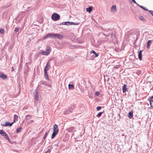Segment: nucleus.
<instances>
[{"instance_id": "1", "label": "nucleus", "mask_w": 153, "mask_h": 153, "mask_svg": "<svg viewBox=\"0 0 153 153\" xmlns=\"http://www.w3.org/2000/svg\"><path fill=\"white\" fill-rule=\"evenodd\" d=\"M53 132L51 137V138L52 139L54 138L55 136L57 134L59 131L58 127L57 124H55L53 125Z\"/></svg>"}, {"instance_id": "2", "label": "nucleus", "mask_w": 153, "mask_h": 153, "mask_svg": "<svg viewBox=\"0 0 153 153\" xmlns=\"http://www.w3.org/2000/svg\"><path fill=\"white\" fill-rule=\"evenodd\" d=\"M51 36V37H54L55 38H57L59 39H61L62 38H63V36H62L61 35H59L57 34H55L54 35L53 34H49L46 35V36H45L44 37H43V39H47V38H48L49 37Z\"/></svg>"}, {"instance_id": "3", "label": "nucleus", "mask_w": 153, "mask_h": 153, "mask_svg": "<svg viewBox=\"0 0 153 153\" xmlns=\"http://www.w3.org/2000/svg\"><path fill=\"white\" fill-rule=\"evenodd\" d=\"M52 19L54 21H57L60 18V16L58 14L53 13L51 16Z\"/></svg>"}, {"instance_id": "4", "label": "nucleus", "mask_w": 153, "mask_h": 153, "mask_svg": "<svg viewBox=\"0 0 153 153\" xmlns=\"http://www.w3.org/2000/svg\"><path fill=\"white\" fill-rule=\"evenodd\" d=\"M0 134L2 136H4V137L6 139H7L9 141L10 139L8 135L6 133V132L3 130H0Z\"/></svg>"}, {"instance_id": "5", "label": "nucleus", "mask_w": 153, "mask_h": 153, "mask_svg": "<svg viewBox=\"0 0 153 153\" xmlns=\"http://www.w3.org/2000/svg\"><path fill=\"white\" fill-rule=\"evenodd\" d=\"M47 51L42 52V53L43 55H48L50 53V48L49 47H47L46 48Z\"/></svg>"}, {"instance_id": "6", "label": "nucleus", "mask_w": 153, "mask_h": 153, "mask_svg": "<svg viewBox=\"0 0 153 153\" xmlns=\"http://www.w3.org/2000/svg\"><path fill=\"white\" fill-rule=\"evenodd\" d=\"M0 77L3 79H5L7 78V76L2 72H0Z\"/></svg>"}, {"instance_id": "7", "label": "nucleus", "mask_w": 153, "mask_h": 153, "mask_svg": "<svg viewBox=\"0 0 153 153\" xmlns=\"http://www.w3.org/2000/svg\"><path fill=\"white\" fill-rule=\"evenodd\" d=\"M34 97L36 100H39L38 92L37 90H35L34 93Z\"/></svg>"}, {"instance_id": "8", "label": "nucleus", "mask_w": 153, "mask_h": 153, "mask_svg": "<svg viewBox=\"0 0 153 153\" xmlns=\"http://www.w3.org/2000/svg\"><path fill=\"white\" fill-rule=\"evenodd\" d=\"M50 68V65L49 64V62H48L45 67L44 71H47Z\"/></svg>"}, {"instance_id": "9", "label": "nucleus", "mask_w": 153, "mask_h": 153, "mask_svg": "<svg viewBox=\"0 0 153 153\" xmlns=\"http://www.w3.org/2000/svg\"><path fill=\"white\" fill-rule=\"evenodd\" d=\"M18 117L17 115H14V120L13 123H14L17 121L18 120Z\"/></svg>"}, {"instance_id": "10", "label": "nucleus", "mask_w": 153, "mask_h": 153, "mask_svg": "<svg viewBox=\"0 0 153 153\" xmlns=\"http://www.w3.org/2000/svg\"><path fill=\"white\" fill-rule=\"evenodd\" d=\"M142 51H140L139 52L138 55V57L139 59L141 60L142 59Z\"/></svg>"}, {"instance_id": "11", "label": "nucleus", "mask_w": 153, "mask_h": 153, "mask_svg": "<svg viewBox=\"0 0 153 153\" xmlns=\"http://www.w3.org/2000/svg\"><path fill=\"white\" fill-rule=\"evenodd\" d=\"M128 117L129 118L131 119L133 117V112H129L128 114Z\"/></svg>"}, {"instance_id": "12", "label": "nucleus", "mask_w": 153, "mask_h": 153, "mask_svg": "<svg viewBox=\"0 0 153 153\" xmlns=\"http://www.w3.org/2000/svg\"><path fill=\"white\" fill-rule=\"evenodd\" d=\"M73 24H74V23L73 22H63L62 23L63 25H72Z\"/></svg>"}, {"instance_id": "13", "label": "nucleus", "mask_w": 153, "mask_h": 153, "mask_svg": "<svg viewBox=\"0 0 153 153\" xmlns=\"http://www.w3.org/2000/svg\"><path fill=\"white\" fill-rule=\"evenodd\" d=\"M13 123H8L6 122L5 123V124L4 125H3V126H11L13 124Z\"/></svg>"}, {"instance_id": "14", "label": "nucleus", "mask_w": 153, "mask_h": 153, "mask_svg": "<svg viewBox=\"0 0 153 153\" xmlns=\"http://www.w3.org/2000/svg\"><path fill=\"white\" fill-rule=\"evenodd\" d=\"M93 9V7L92 6H91L88 8H86V10L87 12H91Z\"/></svg>"}, {"instance_id": "15", "label": "nucleus", "mask_w": 153, "mask_h": 153, "mask_svg": "<svg viewBox=\"0 0 153 153\" xmlns=\"http://www.w3.org/2000/svg\"><path fill=\"white\" fill-rule=\"evenodd\" d=\"M127 85L126 84H124L123 86V93L125 92L126 91V87Z\"/></svg>"}, {"instance_id": "16", "label": "nucleus", "mask_w": 153, "mask_h": 153, "mask_svg": "<svg viewBox=\"0 0 153 153\" xmlns=\"http://www.w3.org/2000/svg\"><path fill=\"white\" fill-rule=\"evenodd\" d=\"M150 104L151 106L153 107V96L151 98L150 100Z\"/></svg>"}, {"instance_id": "17", "label": "nucleus", "mask_w": 153, "mask_h": 153, "mask_svg": "<svg viewBox=\"0 0 153 153\" xmlns=\"http://www.w3.org/2000/svg\"><path fill=\"white\" fill-rule=\"evenodd\" d=\"M45 77V78L47 80H48V77L47 74V71H44Z\"/></svg>"}, {"instance_id": "18", "label": "nucleus", "mask_w": 153, "mask_h": 153, "mask_svg": "<svg viewBox=\"0 0 153 153\" xmlns=\"http://www.w3.org/2000/svg\"><path fill=\"white\" fill-rule=\"evenodd\" d=\"M111 10L114 11L115 12L116 11V5L113 6L111 7Z\"/></svg>"}, {"instance_id": "19", "label": "nucleus", "mask_w": 153, "mask_h": 153, "mask_svg": "<svg viewBox=\"0 0 153 153\" xmlns=\"http://www.w3.org/2000/svg\"><path fill=\"white\" fill-rule=\"evenodd\" d=\"M74 87V85L72 84H69L68 85L69 89H70L71 88H73Z\"/></svg>"}, {"instance_id": "20", "label": "nucleus", "mask_w": 153, "mask_h": 153, "mask_svg": "<svg viewBox=\"0 0 153 153\" xmlns=\"http://www.w3.org/2000/svg\"><path fill=\"white\" fill-rule=\"evenodd\" d=\"M91 52L94 54L95 55V56L96 57H97L98 56V54L96 53L94 51L92 50L91 51Z\"/></svg>"}, {"instance_id": "21", "label": "nucleus", "mask_w": 153, "mask_h": 153, "mask_svg": "<svg viewBox=\"0 0 153 153\" xmlns=\"http://www.w3.org/2000/svg\"><path fill=\"white\" fill-rule=\"evenodd\" d=\"M22 128L20 127L19 128H18L16 130V132L17 133L20 132L22 130Z\"/></svg>"}, {"instance_id": "22", "label": "nucleus", "mask_w": 153, "mask_h": 153, "mask_svg": "<svg viewBox=\"0 0 153 153\" xmlns=\"http://www.w3.org/2000/svg\"><path fill=\"white\" fill-rule=\"evenodd\" d=\"M27 119H29L32 117V116L30 115H27L26 116Z\"/></svg>"}, {"instance_id": "23", "label": "nucleus", "mask_w": 153, "mask_h": 153, "mask_svg": "<svg viewBox=\"0 0 153 153\" xmlns=\"http://www.w3.org/2000/svg\"><path fill=\"white\" fill-rule=\"evenodd\" d=\"M48 133L47 132H46L45 133V135H44V137H43L44 139H45L46 138V137L48 135Z\"/></svg>"}, {"instance_id": "24", "label": "nucleus", "mask_w": 153, "mask_h": 153, "mask_svg": "<svg viewBox=\"0 0 153 153\" xmlns=\"http://www.w3.org/2000/svg\"><path fill=\"white\" fill-rule=\"evenodd\" d=\"M151 42V41L149 40L147 42V47L148 48L149 46L150 45V44Z\"/></svg>"}, {"instance_id": "25", "label": "nucleus", "mask_w": 153, "mask_h": 153, "mask_svg": "<svg viewBox=\"0 0 153 153\" xmlns=\"http://www.w3.org/2000/svg\"><path fill=\"white\" fill-rule=\"evenodd\" d=\"M103 113V112H100L98 113V116L99 117H100L101 116L102 114Z\"/></svg>"}, {"instance_id": "26", "label": "nucleus", "mask_w": 153, "mask_h": 153, "mask_svg": "<svg viewBox=\"0 0 153 153\" xmlns=\"http://www.w3.org/2000/svg\"><path fill=\"white\" fill-rule=\"evenodd\" d=\"M140 19L141 20H144V17L142 16H140L139 17Z\"/></svg>"}, {"instance_id": "27", "label": "nucleus", "mask_w": 153, "mask_h": 153, "mask_svg": "<svg viewBox=\"0 0 153 153\" xmlns=\"http://www.w3.org/2000/svg\"><path fill=\"white\" fill-rule=\"evenodd\" d=\"M101 108V107L100 106H97V111H99Z\"/></svg>"}, {"instance_id": "28", "label": "nucleus", "mask_w": 153, "mask_h": 153, "mask_svg": "<svg viewBox=\"0 0 153 153\" xmlns=\"http://www.w3.org/2000/svg\"><path fill=\"white\" fill-rule=\"evenodd\" d=\"M34 122V121L33 120H30V121H29L28 122V124H30V123H33Z\"/></svg>"}, {"instance_id": "29", "label": "nucleus", "mask_w": 153, "mask_h": 153, "mask_svg": "<svg viewBox=\"0 0 153 153\" xmlns=\"http://www.w3.org/2000/svg\"><path fill=\"white\" fill-rule=\"evenodd\" d=\"M70 112V111H69L68 110L67 111H65L64 113V114H68Z\"/></svg>"}, {"instance_id": "30", "label": "nucleus", "mask_w": 153, "mask_h": 153, "mask_svg": "<svg viewBox=\"0 0 153 153\" xmlns=\"http://www.w3.org/2000/svg\"><path fill=\"white\" fill-rule=\"evenodd\" d=\"M15 30L16 32H17L19 31V28L17 27H16L15 28Z\"/></svg>"}, {"instance_id": "31", "label": "nucleus", "mask_w": 153, "mask_h": 153, "mask_svg": "<svg viewBox=\"0 0 153 153\" xmlns=\"http://www.w3.org/2000/svg\"><path fill=\"white\" fill-rule=\"evenodd\" d=\"M73 108H71V107H70L69 108V111H70V112L71 111L73 110Z\"/></svg>"}, {"instance_id": "32", "label": "nucleus", "mask_w": 153, "mask_h": 153, "mask_svg": "<svg viewBox=\"0 0 153 153\" xmlns=\"http://www.w3.org/2000/svg\"><path fill=\"white\" fill-rule=\"evenodd\" d=\"M0 32L1 33H2L4 32V30L3 29H1L0 30Z\"/></svg>"}, {"instance_id": "33", "label": "nucleus", "mask_w": 153, "mask_h": 153, "mask_svg": "<svg viewBox=\"0 0 153 153\" xmlns=\"http://www.w3.org/2000/svg\"><path fill=\"white\" fill-rule=\"evenodd\" d=\"M140 7L141 8H142V9H144L145 10H147L145 8L143 7L142 6H141V5H140Z\"/></svg>"}, {"instance_id": "34", "label": "nucleus", "mask_w": 153, "mask_h": 153, "mask_svg": "<svg viewBox=\"0 0 153 153\" xmlns=\"http://www.w3.org/2000/svg\"><path fill=\"white\" fill-rule=\"evenodd\" d=\"M100 94V93L99 92H96L95 93V95L97 96L99 95Z\"/></svg>"}, {"instance_id": "35", "label": "nucleus", "mask_w": 153, "mask_h": 153, "mask_svg": "<svg viewBox=\"0 0 153 153\" xmlns=\"http://www.w3.org/2000/svg\"><path fill=\"white\" fill-rule=\"evenodd\" d=\"M150 13L153 16V11H149Z\"/></svg>"}, {"instance_id": "36", "label": "nucleus", "mask_w": 153, "mask_h": 153, "mask_svg": "<svg viewBox=\"0 0 153 153\" xmlns=\"http://www.w3.org/2000/svg\"><path fill=\"white\" fill-rule=\"evenodd\" d=\"M12 71H14V68H13V67H12Z\"/></svg>"}, {"instance_id": "37", "label": "nucleus", "mask_w": 153, "mask_h": 153, "mask_svg": "<svg viewBox=\"0 0 153 153\" xmlns=\"http://www.w3.org/2000/svg\"><path fill=\"white\" fill-rule=\"evenodd\" d=\"M133 2H134V3L137 4L136 2V1H134Z\"/></svg>"}, {"instance_id": "38", "label": "nucleus", "mask_w": 153, "mask_h": 153, "mask_svg": "<svg viewBox=\"0 0 153 153\" xmlns=\"http://www.w3.org/2000/svg\"><path fill=\"white\" fill-rule=\"evenodd\" d=\"M132 1L131 2V3H132L133 2H134L135 0H132Z\"/></svg>"}]
</instances>
